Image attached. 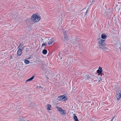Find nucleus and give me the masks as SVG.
Segmentation results:
<instances>
[{
    "label": "nucleus",
    "mask_w": 121,
    "mask_h": 121,
    "mask_svg": "<svg viewBox=\"0 0 121 121\" xmlns=\"http://www.w3.org/2000/svg\"><path fill=\"white\" fill-rule=\"evenodd\" d=\"M41 19V16L37 13H35L33 14L30 18L31 21L34 23L38 22Z\"/></svg>",
    "instance_id": "f03ea898"
},
{
    "label": "nucleus",
    "mask_w": 121,
    "mask_h": 121,
    "mask_svg": "<svg viewBox=\"0 0 121 121\" xmlns=\"http://www.w3.org/2000/svg\"><path fill=\"white\" fill-rule=\"evenodd\" d=\"M57 100L58 101H61L62 100L63 101L67 100H68L67 98L65 97V95H60L58 97Z\"/></svg>",
    "instance_id": "7ed1b4c3"
},
{
    "label": "nucleus",
    "mask_w": 121,
    "mask_h": 121,
    "mask_svg": "<svg viewBox=\"0 0 121 121\" xmlns=\"http://www.w3.org/2000/svg\"><path fill=\"white\" fill-rule=\"evenodd\" d=\"M19 121H26L25 120L24 118H21L19 119Z\"/></svg>",
    "instance_id": "412c9836"
},
{
    "label": "nucleus",
    "mask_w": 121,
    "mask_h": 121,
    "mask_svg": "<svg viewBox=\"0 0 121 121\" xmlns=\"http://www.w3.org/2000/svg\"><path fill=\"white\" fill-rule=\"evenodd\" d=\"M119 7V9H118V10H119L120 9V5H119V6H118V5H117V6H116V8L117 9H118V7Z\"/></svg>",
    "instance_id": "4be33fe9"
},
{
    "label": "nucleus",
    "mask_w": 121,
    "mask_h": 121,
    "mask_svg": "<svg viewBox=\"0 0 121 121\" xmlns=\"http://www.w3.org/2000/svg\"><path fill=\"white\" fill-rule=\"evenodd\" d=\"M24 62L25 63L28 64L30 63V61L27 60H24Z\"/></svg>",
    "instance_id": "aec40b11"
},
{
    "label": "nucleus",
    "mask_w": 121,
    "mask_h": 121,
    "mask_svg": "<svg viewBox=\"0 0 121 121\" xmlns=\"http://www.w3.org/2000/svg\"><path fill=\"white\" fill-rule=\"evenodd\" d=\"M105 40H103L101 38H99L97 39V42L99 46V48L104 50H107L108 48L105 46Z\"/></svg>",
    "instance_id": "f257e3e1"
},
{
    "label": "nucleus",
    "mask_w": 121,
    "mask_h": 121,
    "mask_svg": "<svg viewBox=\"0 0 121 121\" xmlns=\"http://www.w3.org/2000/svg\"><path fill=\"white\" fill-rule=\"evenodd\" d=\"M98 82H99L102 81V79L101 77H99L98 78Z\"/></svg>",
    "instance_id": "6ab92c4d"
},
{
    "label": "nucleus",
    "mask_w": 121,
    "mask_h": 121,
    "mask_svg": "<svg viewBox=\"0 0 121 121\" xmlns=\"http://www.w3.org/2000/svg\"><path fill=\"white\" fill-rule=\"evenodd\" d=\"M48 41V44H50L54 41V40L53 38H52L49 39Z\"/></svg>",
    "instance_id": "9d476101"
},
{
    "label": "nucleus",
    "mask_w": 121,
    "mask_h": 121,
    "mask_svg": "<svg viewBox=\"0 0 121 121\" xmlns=\"http://www.w3.org/2000/svg\"><path fill=\"white\" fill-rule=\"evenodd\" d=\"M63 32L64 34V38L65 41H67L68 39V36L67 34V32L66 31L63 30Z\"/></svg>",
    "instance_id": "423d86ee"
},
{
    "label": "nucleus",
    "mask_w": 121,
    "mask_h": 121,
    "mask_svg": "<svg viewBox=\"0 0 121 121\" xmlns=\"http://www.w3.org/2000/svg\"><path fill=\"white\" fill-rule=\"evenodd\" d=\"M113 118L111 120V121H113Z\"/></svg>",
    "instance_id": "a878e982"
},
{
    "label": "nucleus",
    "mask_w": 121,
    "mask_h": 121,
    "mask_svg": "<svg viewBox=\"0 0 121 121\" xmlns=\"http://www.w3.org/2000/svg\"><path fill=\"white\" fill-rule=\"evenodd\" d=\"M56 108L57 109L58 111L62 115H65L66 114V111L60 108L57 107H56Z\"/></svg>",
    "instance_id": "20e7f679"
},
{
    "label": "nucleus",
    "mask_w": 121,
    "mask_h": 121,
    "mask_svg": "<svg viewBox=\"0 0 121 121\" xmlns=\"http://www.w3.org/2000/svg\"><path fill=\"white\" fill-rule=\"evenodd\" d=\"M47 52V51L46 49H44L42 51V53L44 54H46Z\"/></svg>",
    "instance_id": "dca6fc26"
},
{
    "label": "nucleus",
    "mask_w": 121,
    "mask_h": 121,
    "mask_svg": "<svg viewBox=\"0 0 121 121\" xmlns=\"http://www.w3.org/2000/svg\"><path fill=\"white\" fill-rule=\"evenodd\" d=\"M74 119L75 120V121H79L77 117L76 116H75L73 117Z\"/></svg>",
    "instance_id": "a211bd4d"
},
{
    "label": "nucleus",
    "mask_w": 121,
    "mask_h": 121,
    "mask_svg": "<svg viewBox=\"0 0 121 121\" xmlns=\"http://www.w3.org/2000/svg\"><path fill=\"white\" fill-rule=\"evenodd\" d=\"M37 87L39 89H42V86L40 84H38L37 86Z\"/></svg>",
    "instance_id": "f3484780"
},
{
    "label": "nucleus",
    "mask_w": 121,
    "mask_h": 121,
    "mask_svg": "<svg viewBox=\"0 0 121 121\" xmlns=\"http://www.w3.org/2000/svg\"><path fill=\"white\" fill-rule=\"evenodd\" d=\"M46 44L45 43H43L42 44V47H43V46H46Z\"/></svg>",
    "instance_id": "5701e85b"
},
{
    "label": "nucleus",
    "mask_w": 121,
    "mask_h": 121,
    "mask_svg": "<svg viewBox=\"0 0 121 121\" xmlns=\"http://www.w3.org/2000/svg\"><path fill=\"white\" fill-rule=\"evenodd\" d=\"M60 58L61 59H62V58H60Z\"/></svg>",
    "instance_id": "cd10ccee"
},
{
    "label": "nucleus",
    "mask_w": 121,
    "mask_h": 121,
    "mask_svg": "<svg viewBox=\"0 0 121 121\" xmlns=\"http://www.w3.org/2000/svg\"><path fill=\"white\" fill-rule=\"evenodd\" d=\"M64 65H65V66H66V65H65V64H64Z\"/></svg>",
    "instance_id": "bb28decb"
},
{
    "label": "nucleus",
    "mask_w": 121,
    "mask_h": 121,
    "mask_svg": "<svg viewBox=\"0 0 121 121\" xmlns=\"http://www.w3.org/2000/svg\"><path fill=\"white\" fill-rule=\"evenodd\" d=\"M106 35L105 34L103 33L101 35V37L102 39H105L106 38Z\"/></svg>",
    "instance_id": "9b49d317"
},
{
    "label": "nucleus",
    "mask_w": 121,
    "mask_h": 121,
    "mask_svg": "<svg viewBox=\"0 0 121 121\" xmlns=\"http://www.w3.org/2000/svg\"><path fill=\"white\" fill-rule=\"evenodd\" d=\"M35 102L34 101L31 102L30 104V106L31 107H33L35 105Z\"/></svg>",
    "instance_id": "f8f14e48"
},
{
    "label": "nucleus",
    "mask_w": 121,
    "mask_h": 121,
    "mask_svg": "<svg viewBox=\"0 0 121 121\" xmlns=\"http://www.w3.org/2000/svg\"><path fill=\"white\" fill-rule=\"evenodd\" d=\"M52 107L50 104H48L46 106V109L47 110L50 111L52 109Z\"/></svg>",
    "instance_id": "1a4fd4ad"
},
{
    "label": "nucleus",
    "mask_w": 121,
    "mask_h": 121,
    "mask_svg": "<svg viewBox=\"0 0 121 121\" xmlns=\"http://www.w3.org/2000/svg\"><path fill=\"white\" fill-rule=\"evenodd\" d=\"M102 68L101 67H99V69L97 71V72L98 73L99 75H100L102 73Z\"/></svg>",
    "instance_id": "6e6552de"
},
{
    "label": "nucleus",
    "mask_w": 121,
    "mask_h": 121,
    "mask_svg": "<svg viewBox=\"0 0 121 121\" xmlns=\"http://www.w3.org/2000/svg\"><path fill=\"white\" fill-rule=\"evenodd\" d=\"M47 78L48 79V78H47Z\"/></svg>",
    "instance_id": "c85d7f7f"
},
{
    "label": "nucleus",
    "mask_w": 121,
    "mask_h": 121,
    "mask_svg": "<svg viewBox=\"0 0 121 121\" xmlns=\"http://www.w3.org/2000/svg\"><path fill=\"white\" fill-rule=\"evenodd\" d=\"M60 56V55H59V56Z\"/></svg>",
    "instance_id": "c756f323"
},
{
    "label": "nucleus",
    "mask_w": 121,
    "mask_h": 121,
    "mask_svg": "<svg viewBox=\"0 0 121 121\" xmlns=\"http://www.w3.org/2000/svg\"><path fill=\"white\" fill-rule=\"evenodd\" d=\"M116 96L117 100H119L121 98V91H120L119 92V91L118 92V93L117 94Z\"/></svg>",
    "instance_id": "0eeeda50"
},
{
    "label": "nucleus",
    "mask_w": 121,
    "mask_h": 121,
    "mask_svg": "<svg viewBox=\"0 0 121 121\" xmlns=\"http://www.w3.org/2000/svg\"><path fill=\"white\" fill-rule=\"evenodd\" d=\"M81 11L82 13H85V15H86V14H87V11H88V10H86V9H85L84 10H82Z\"/></svg>",
    "instance_id": "4468645a"
},
{
    "label": "nucleus",
    "mask_w": 121,
    "mask_h": 121,
    "mask_svg": "<svg viewBox=\"0 0 121 121\" xmlns=\"http://www.w3.org/2000/svg\"><path fill=\"white\" fill-rule=\"evenodd\" d=\"M35 76H33L31 78L27 79L26 81V82H28L29 81H31L33 80Z\"/></svg>",
    "instance_id": "ddd939ff"
},
{
    "label": "nucleus",
    "mask_w": 121,
    "mask_h": 121,
    "mask_svg": "<svg viewBox=\"0 0 121 121\" xmlns=\"http://www.w3.org/2000/svg\"><path fill=\"white\" fill-rule=\"evenodd\" d=\"M64 22L63 20L62 19L60 21H59L58 22V23L59 24H61L63 23Z\"/></svg>",
    "instance_id": "2eb2a0df"
},
{
    "label": "nucleus",
    "mask_w": 121,
    "mask_h": 121,
    "mask_svg": "<svg viewBox=\"0 0 121 121\" xmlns=\"http://www.w3.org/2000/svg\"><path fill=\"white\" fill-rule=\"evenodd\" d=\"M100 75H101V76H104V74L103 73H102V74H101Z\"/></svg>",
    "instance_id": "b1692460"
},
{
    "label": "nucleus",
    "mask_w": 121,
    "mask_h": 121,
    "mask_svg": "<svg viewBox=\"0 0 121 121\" xmlns=\"http://www.w3.org/2000/svg\"><path fill=\"white\" fill-rule=\"evenodd\" d=\"M22 45L21 44H20L19 45L18 48L19 49L17 51V54L18 56H20L21 55L22 53V49H21V48L22 47Z\"/></svg>",
    "instance_id": "39448f33"
},
{
    "label": "nucleus",
    "mask_w": 121,
    "mask_h": 121,
    "mask_svg": "<svg viewBox=\"0 0 121 121\" xmlns=\"http://www.w3.org/2000/svg\"><path fill=\"white\" fill-rule=\"evenodd\" d=\"M61 15L62 16V17H64L65 16V15L63 14H61Z\"/></svg>",
    "instance_id": "393cba45"
}]
</instances>
